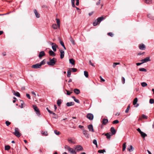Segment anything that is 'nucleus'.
Listing matches in <instances>:
<instances>
[{"instance_id": "17", "label": "nucleus", "mask_w": 154, "mask_h": 154, "mask_svg": "<svg viewBox=\"0 0 154 154\" xmlns=\"http://www.w3.org/2000/svg\"><path fill=\"white\" fill-rule=\"evenodd\" d=\"M14 95L18 97H20V94L17 91H15L14 90H13L12 91Z\"/></svg>"}, {"instance_id": "9", "label": "nucleus", "mask_w": 154, "mask_h": 154, "mask_svg": "<svg viewBox=\"0 0 154 154\" xmlns=\"http://www.w3.org/2000/svg\"><path fill=\"white\" fill-rule=\"evenodd\" d=\"M50 44L52 45V48L53 50L54 51H56V48L58 47L57 45L56 44L54 43H51Z\"/></svg>"}, {"instance_id": "46", "label": "nucleus", "mask_w": 154, "mask_h": 154, "mask_svg": "<svg viewBox=\"0 0 154 154\" xmlns=\"http://www.w3.org/2000/svg\"><path fill=\"white\" fill-rule=\"evenodd\" d=\"M20 101L22 102L21 104V106L20 107L21 108H23V105L24 104V101L22 100H20Z\"/></svg>"}, {"instance_id": "37", "label": "nucleus", "mask_w": 154, "mask_h": 154, "mask_svg": "<svg viewBox=\"0 0 154 154\" xmlns=\"http://www.w3.org/2000/svg\"><path fill=\"white\" fill-rule=\"evenodd\" d=\"M10 148V146L9 145H7L5 146V150H8Z\"/></svg>"}, {"instance_id": "16", "label": "nucleus", "mask_w": 154, "mask_h": 154, "mask_svg": "<svg viewBox=\"0 0 154 154\" xmlns=\"http://www.w3.org/2000/svg\"><path fill=\"white\" fill-rule=\"evenodd\" d=\"M60 57L61 59H63L64 57V51L62 50H60Z\"/></svg>"}, {"instance_id": "62", "label": "nucleus", "mask_w": 154, "mask_h": 154, "mask_svg": "<svg viewBox=\"0 0 154 154\" xmlns=\"http://www.w3.org/2000/svg\"><path fill=\"white\" fill-rule=\"evenodd\" d=\"M46 109H47V110H48V112L50 113H51V112H52V111H51L47 107L46 108Z\"/></svg>"}, {"instance_id": "26", "label": "nucleus", "mask_w": 154, "mask_h": 154, "mask_svg": "<svg viewBox=\"0 0 154 154\" xmlns=\"http://www.w3.org/2000/svg\"><path fill=\"white\" fill-rule=\"evenodd\" d=\"M69 40L73 45H75V42L74 40L73 39L72 37L70 36L69 38Z\"/></svg>"}, {"instance_id": "22", "label": "nucleus", "mask_w": 154, "mask_h": 154, "mask_svg": "<svg viewBox=\"0 0 154 154\" xmlns=\"http://www.w3.org/2000/svg\"><path fill=\"white\" fill-rule=\"evenodd\" d=\"M133 148L132 146H129L128 147V148L127 149L129 152H131L133 151Z\"/></svg>"}, {"instance_id": "1", "label": "nucleus", "mask_w": 154, "mask_h": 154, "mask_svg": "<svg viewBox=\"0 0 154 154\" xmlns=\"http://www.w3.org/2000/svg\"><path fill=\"white\" fill-rule=\"evenodd\" d=\"M65 148L68 150L69 152L71 154H77L75 150L70 148L67 145H66L65 146Z\"/></svg>"}, {"instance_id": "14", "label": "nucleus", "mask_w": 154, "mask_h": 154, "mask_svg": "<svg viewBox=\"0 0 154 154\" xmlns=\"http://www.w3.org/2000/svg\"><path fill=\"white\" fill-rule=\"evenodd\" d=\"M110 130L112 133V135H114L116 134V131L114 127H112L110 128Z\"/></svg>"}, {"instance_id": "18", "label": "nucleus", "mask_w": 154, "mask_h": 154, "mask_svg": "<svg viewBox=\"0 0 154 154\" xmlns=\"http://www.w3.org/2000/svg\"><path fill=\"white\" fill-rule=\"evenodd\" d=\"M34 13L35 14L36 17L37 18H39L40 17V15L39 13L37 12L36 10V9H34Z\"/></svg>"}, {"instance_id": "34", "label": "nucleus", "mask_w": 154, "mask_h": 154, "mask_svg": "<svg viewBox=\"0 0 154 154\" xmlns=\"http://www.w3.org/2000/svg\"><path fill=\"white\" fill-rule=\"evenodd\" d=\"M65 91L66 92V93L65 92V93L68 95H69L72 93V91L70 92L69 91L65 90Z\"/></svg>"}, {"instance_id": "21", "label": "nucleus", "mask_w": 154, "mask_h": 154, "mask_svg": "<svg viewBox=\"0 0 154 154\" xmlns=\"http://www.w3.org/2000/svg\"><path fill=\"white\" fill-rule=\"evenodd\" d=\"M74 103L73 102H68L66 104V105L67 106H73L74 105Z\"/></svg>"}, {"instance_id": "56", "label": "nucleus", "mask_w": 154, "mask_h": 154, "mask_svg": "<svg viewBox=\"0 0 154 154\" xmlns=\"http://www.w3.org/2000/svg\"><path fill=\"white\" fill-rule=\"evenodd\" d=\"M144 119V114H143L142 117L139 118V120H142V119Z\"/></svg>"}, {"instance_id": "35", "label": "nucleus", "mask_w": 154, "mask_h": 154, "mask_svg": "<svg viewBox=\"0 0 154 154\" xmlns=\"http://www.w3.org/2000/svg\"><path fill=\"white\" fill-rule=\"evenodd\" d=\"M60 44L63 47V48H64V49L66 50V48H65V46L64 45V43L62 41H60Z\"/></svg>"}, {"instance_id": "27", "label": "nucleus", "mask_w": 154, "mask_h": 154, "mask_svg": "<svg viewBox=\"0 0 154 154\" xmlns=\"http://www.w3.org/2000/svg\"><path fill=\"white\" fill-rule=\"evenodd\" d=\"M56 20L57 26H58V27L59 28L60 26V21L59 19L57 18L56 19Z\"/></svg>"}, {"instance_id": "29", "label": "nucleus", "mask_w": 154, "mask_h": 154, "mask_svg": "<svg viewBox=\"0 0 154 154\" xmlns=\"http://www.w3.org/2000/svg\"><path fill=\"white\" fill-rule=\"evenodd\" d=\"M69 63L72 65H74L75 64V61L72 59H71L69 60Z\"/></svg>"}, {"instance_id": "39", "label": "nucleus", "mask_w": 154, "mask_h": 154, "mask_svg": "<svg viewBox=\"0 0 154 154\" xmlns=\"http://www.w3.org/2000/svg\"><path fill=\"white\" fill-rule=\"evenodd\" d=\"M54 133L56 134L57 135H59L60 134V132L57 131V130H54Z\"/></svg>"}, {"instance_id": "36", "label": "nucleus", "mask_w": 154, "mask_h": 154, "mask_svg": "<svg viewBox=\"0 0 154 154\" xmlns=\"http://www.w3.org/2000/svg\"><path fill=\"white\" fill-rule=\"evenodd\" d=\"M84 75L85 77L86 78H88V73L87 71H84Z\"/></svg>"}, {"instance_id": "10", "label": "nucleus", "mask_w": 154, "mask_h": 154, "mask_svg": "<svg viewBox=\"0 0 154 154\" xmlns=\"http://www.w3.org/2000/svg\"><path fill=\"white\" fill-rule=\"evenodd\" d=\"M82 132L83 134L86 137L88 138L89 137V134L88 133V131L83 130Z\"/></svg>"}, {"instance_id": "28", "label": "nucleus", "mask_w": 154, "mask_h": 154, "mask_svg": "<svg viewBox=\"0 0 154 154\" xmlns=\"http://www.w3.org/2000/svg\"><path fill=\"white\" fill-rule=\"evenodd\" d=\"M139 48L140 50H143L144 48V45L143 44L140 45L139 46Z\"/></svg>"}, {"instance_id": "55", "label": "nucleus", "mask_w": 154, "mask_h": 154, "mask_svg": "<svg viewBox=\"0 0 154 154\" xmlns=\"http://www.w3.org/2000/svg\"><path fill=\"white\" fill-rule=\"evenodd\" d=\"M72 70L73 72H75L77 71V69L75 68H72Z\"/></svg>"}, {"instance_id": "63", "label": "nucleus", "mask_w": 154, "mask_h": 154, "mask_svg": "<svg viewBox=\"0 0 154 154\" xmlns=\"http://www.w3.org/2000/svg\"><path fill=\"white\" fill-rule=\"evenodd\" d=\"M141 85H142L143 87H144V82H142V83H141Z\"/></svg>"}, {"instance_id": "20", "label": "nucleus", "mask_w": 154, "mask_h": 154, "mask_svg": "<svg viewBox=\"0 0 154 154\" xmlns=\"http://www.w3.org/2000/svg\"><path fill=\"white\" fill-rule=\"evenodd\" d=\"M49 53L50 55L52 56H55L56 55L51 50L49 51Z\"/></svg>"}, {"instance_id": "32", "label": "nucleus", "mask_w": 154, "mask_h": 154, "mask_svg": "<svg viewBox=\"0 0 154 154\" xmlns=\"http://www.w3.org/2000/svg\"><path fill=\"white\" fill-rule=\"evenodd\" d=\"M152 0H145V3L148 4H150L152 3Z\"/></svg>"}, {"instance_id": "60", "label": "nucleus", "mask_w": 154, "mask_h": 154, "mask_svg": "<svg viewBox=\"0 0 154 154\" xmlns=\"http://www.w3.org/2000/svg\"><path fill=\"white\" fill-rule=\"evenodd\" d=\"M100 0H99L96 3V5H98L100 4Z\"/></svg>"}, {"instance_id": "51", "label": "nucleus", "mask_w": 154, "mask_h": 154, "mask_svg": "<svg viewBox=\"0 0 154 154\" xmlns=\"http://www.w3.org/2000/svg\"><path fill=\"white\" fill-rule=\"evenodd\" d=\"M107 35L111 37H112L113 36V34L112 32H109L107 33Z\"/></svg>"}, {"instance_id": "64", "label": "nucleus", "mask_w": 154, "mask_h": 154, "mask_svg": "<svg viewBox=\"0 0 154 154\" xmlns=\"http://www.w3.org/2000/svg\"><path fill=\"white\" fill-rule=\"evenodd\" d=\"M83 127V126L81 125H79V128H81V129H82Z\"/></svg>"}, {"instance_id": "6", "label": "nucleus", "mask_w": 154, "mask_h": 154, "mask_svg": "<svg viewBox=\"0 0 154 154\" xmlns=\"http://www.w3.org/2000/svg\"><path fill=\"white\" fill-rule=\"evenodd\" d=\"M86 117L89 120H92L94 118V116L92 113H88Z\"/></svg>"}, {"instance_id": "58", "label": "nucleus", "mask_w": 154, "mask_h": 154, "mask_svg": "<svg viewBox=\"0 0 154 154\" xmlns=\"http://www.w3.org/2000/svg\"><path fill=\"white\" fill-rule=\"evenodd\" d=\"M26 96L29 99H31L30 96L29 95V94H26Z\"/></svg>"}, {"instance_id": "49", "label": "nucleus", "mask_w": 154, "mask_h": 154, "mask_svg": "<svg viewBox=\"0 0 154 154\" xmlns=\"http://www.w3.org/2000/svg\"><path fill=\"white\" fill-rule=\"evenodd\" d=\"M5 124L7 126H8L11 124V123L8 121H7L5 122Z\"/></svg>"}, {"instance_id": "54", "label": "nucleus", "mask_w": 154, "mask_h": 154, "mask_svg": "<svg viewBox=\"0 0 154 154\" xmlns=\"http://www.w3.org/2000/svg\"><path fill=\"white\" fill-rule=\"evenodd\" d=\"M122 147L123 148L126 149V143H123L122 145Z\"/></svg>"}, {"instance_id": "52", "label": "nucleus", "mask_w": 154, "mask_h": 154, "mask_svg": "<svg viewBox=\"0 0 154 154\" xmlns=\"http://www.w3.org/2000/svg\"><path fill=\"white\" fill-rule=\"evenodd\" d=\"M89 63L91 64L92 66H93V67H95V66L94 65V63H92L91 60H89Z\"/></svg>"}, {"instance_id": "4", "label": "nucleus", "mask_w": 154, "mask_h": 154, "mask_svg": "<svg viewBox=\"0 0 154 154\" xmlns=\"http://www.w3.org/2000/svg\"><path fill=\"white\" fill-rule=\"evenodd\" d=\"M56 61V59L55 58H53L52 59H50V61L47 62V63L49 65L53 66L55 64Z\"/></svg>"}, {"instance_id": "38", "label": "nucleus", "mask_w": 154, "mask_h": 154, "mask_svg": "<svg viewBox=\"0 0 154 154\" xmlns=\"http://www.w3.org/2000/svg\"><path fill=\"white\" fill-rule=\"evenodd\" d=\"M130 108V105H129L128 106L127 108L125 111V112L126 113H127L128 112Z\"/></svg>"}, {"instance_id": "30", "label": "nucleus", "mask_w": 154, "mask_h": 154, "mask_svg": "<svg viewBox=\"0 0 154 154\" xmlns=\"http://www.w3.org/2000/svg\"><path fill=\"white\" fill-rule=\"evenodd\" d=\"M141 61H142L143 62H142V63H136V64L137 65V66H139V65H140L141 64H143L144 63V59H142L141 60Z\"/></svg>"}, {"instance_id": "44", "label": "nucleus", "mask_w": 154, "mask_h": 154, "mask_svg": "<svg viewBox=\"0 0 154 154\" xmlns=\"http://www.w3.org/2000/svg\"><path fill=\"white\" fill-rule=\"evenodd\" d=\"M119 122V121L118 120H116L112 122V124H117Z\"/></svg>"}, {"instance_id": "15", "label": "nucleus", "mask_w": 154, "mask_h": 154, "mask_svg": "<svg viewBox=\"0 0 154 154\" xmlns=\"http://www.w3.org/2000/svg\"><path fill=\"white\" fill-rule=\"evenodd\" d=\"M88 127L89 131L92 132H94V130L92 125H89Z\"/></svg>"}, {"instance_id": "7", "label": "nucleus", "mask_w": 154, "mask_h": 154, "mask_svg": "<svg viewBox=\"0 0 154 154\" xmlns=\"http://www.w3.org/2000/svg\"><path fill=\"white\" fill-rule=\"evenodd\" d=\"M75 149L77 151H79L83 150V149L81 145H77L75 146Z\"/></svg>"}, {"instance_id": "45", "label": "nucleus", "mask_w": 154, "mask_h": 154, "mask_svg": "<svg viewBox=\"0 0 154 154\" xmlns=\"http://www.w3.org/2000/svg\"><path fill=\"white\" fill-rule=\"evenodd\" d=\"M154 103V100L153 99H150L149 100V103L150 104H153Z\"/></svg>"}, {"instance_id": "3", "label": "nucleus", "mask_w": 154, "mask_h": 154, "mask_svg": "<svg viewBox=\"0 0 154 154\" xmlns=\"http://www.w3.org/2000/svg\"><path fill=\"white\" fill-rule=\"evenodd\" d=\"M104 18L103 17H98L94 22L93 23V25L95 26L99 24L104 19Z\"/></svg>"}, {"instance_id": "42", "label": "nucleus", "mask_w": 154, "mask_h": 154, "mask_svg": "<svg viewBox=\"0 0 154 154\" xmlns=\"http://www.w3.org/2000/svg\"><path fill=\"white\" fill-rule=\"evenodd\" d=\"M150 61V60L149 57H148L145 58V63Z\"/></svg>"}, {"instance_id": "61", "label": "nucleus", "mask_w": 154, "mask_h": 154, "mask_svg": "<svg viewBox=\"0 0 154 154\" xmlns=\"http://www.w3.org/2000/svg\"><path fill=\"white\" fill-rule=\"evenodd\" d=\"M140 71H144V68H142L140 69H139Z\"/></svg>"}, {"instance_id": "2", "label": "nucleus", "mask_w": 154, "mask_h": 154, "mask_svg": "<svg viewBox=\"0 0 154 154\" xmlns=\"http://www.w3.org/2000/svg\"><path fill=\"white\" fill-rule=\"evenodd\" d=\"M46 63V60H43L40 63H38L35 64L31 66V67H39L43 65H45Z\"/></svg>"}, {"instance_id": "33", "label": "nucleus", "mask_w": 154, "mask_h": 154, "mask_svg": "<svg viewBox=\"0 0 154 154\" xmlns=\"http://www.w3.org/2000/svg\"><path fill=\"white\" fill-rule=\"evenodd\" d=\"M57 25L56 24H54L52 25V27L54 29H57Z\"/></svg>"}, {"instance_id": "47", "label": "nucleus", "mask_w": 154, "mask_h": 154, "mask_svg": "<svg viewBox=\"0 0 154 154\" xmlns=\"http://www.w3.org/2000/svg\"><path fill=\"white\" fill-rule=\"evenodd\" d=\"M119 64V63H114L113 64V67H115L116 65H118Z\"/></svg>"}, {"instance_id": "53", "label": "nucleus", "mask_w": 154, "mask_h": 154, "mask_svg": "<svg viewBox=\"0 0 154 154\" xmlns=\"http://www.w3.org/2000/svg\"><path fill=\"white\" fill-rule=\"evenodd\" d=\"M100 79L101 82H103L105 81V80L104 79H103L101 76H100Z\"/></svg>"}, {"instance_id": "12", "label": "nucleus", "mask_w": 154, "mask_h": 154, "mask_svg": "<svg viewBox=\"0 0 154 154\" xmlns=\"http://www.w3.org/2000/svg\"><path fill=\"white\" fill-rule=\"evenodd\" d=\"M137 98H135L133 102V104L134 106L135 107H137L138 106V104H137Z\"/></svg>"}, {"instance_id": "13", "label": "nucleus", "mask_w": 154, "mask_h": 154, "mask_svg": "<svg viewBox=\"0 0 154 154\" xmlns=\"http://www.w3.org/2000/svg\"><path fill=\"white\" fill-rule=\"evenodd\" d=\"M45 55V54L44 51H42L40 52L38 55V57L39 58L41 59L42 57Z\"/></svg>"}, {"instance_id": "57", "label": "nucleus", "mask_w": 154, "mask_h": 154, "mask_svg": "<svg viewBox=\"0 0 154 154\" xmlns=\"http://www.w3.org/2000/svg\"><path fill=\"white\" fill-rule=\"evenodd\" d=\"M74 101L78 103H79L80 102L79 100L75 99H74Z\"/></svg>"}, {"instance_id": "5", "label": "nucleus", "mask_w": 154, "mask_h": 154, "mask_svg": "<svg viewBox=\"0 0 154 154\" xmlns=\"http://www.w3.org/2000/svg\"><path fill=\"white\" fill-rule=\"evenodd\" d=\"M13 134L16 136L19 137L21 136L20 133L19 131V129L18 128H15V132H14Z\"/></svg>"}, {"instance_id": "8", "label": "nucleus", "mask_w": 154, "mask_h": 154, "mask_svg": "<svg viewBox=\"0 0 154 154\" xmlns=\"http://www.w3.org/2000/svg\"><path fill=\"white\" fill-rule=\"evenodd\" d=\"M33 108L34 109L35 111L36 112V113L38 115H40V112L39 110L37 107L34 105H33Z\"/></svg>"}, {"instance_id": "50", "label": "nucleus", "mask_w": 154, "mask_h": 154, "mask_svg": "<svg viewBox=\"0 0 154 154\" xmlns=\"http://www.w3.org/2000/svg\"><path fill=\"white\" fill-rule=\"evenodd\" d=\"M68 141L70 143H72V144L74 143L72 141V139H68Z\"/></svg>"}, {"instance_id": "24", "label": "nucleus", "mask_w": 154, "mask_h": 154, "mask_svg": "<svg viewBox=\"0 0 154 154\" xmlns=\"http://www.w3.org/2000/svg\"><path fill=\"white\" fill-rule=\"evenodd\" d=\"M147 17L148 18L150 19L154 20V17L153 16L152 14H149L147 15Z\"/></svg>"}, {"instance_id": "23", "label": "nucleus", "mask_w": 154, "mask_h": 154, "mask_svg": "<svg viewBox=\"0 0 154 154\" xmlns=\"http://www.w3.org/2000/svg\"><path fill=\"white\" fill-rule=\"evenodd\" d=\"M74 92L76 94H78L80 93V91L79 89H75L73 90Z\"/></svg>"}, {"instance_id": "43", "label": "nucleus", "mask_w": 154, "mask_h": 154, "mask_svg": "<svg viewBox=\"0 0 154 154\" xmlns=\"http://www.w3.org/2000/svg\"><path fill=\"white\" fill-rule=\"evenodd\" d=\"M71 74V71L70 70H68L67 71V77H69L70 76Z\"/></svg>"}, {"instance_id": "19", "label": "nucleus", "mask_w": 154, "mask_h": 154, "mask_svg": "<svg viewBox=\"0 0 154 154\" xmlns=\"http://www.w3.org/2000/svg\"><path fill=\"white\" fill-rule=\"evenodd\" d=\"M108 122V119H103L102 121V124L104 125H106Z\"/></svg>"}, {"instance_id": "59", "label": "nucleus", "mask_w": 154, "mask_h": 154, "mask_svg": "<svg viewBox=\"0 0 154 154\" xmlns=\"http://www.w3.org/2000/svg\"><path fill=\"white\" fill-rule=\"evenodd\" d=\"M76 5L77 6L79 4V0H76Z\"/></svg>"}, {"instance_id": "25", "label": "nucleus", "mask_w": 154, "mask_h": 154, "mask_svg": "<svg viewBox=\"0 0 154 154\" xmlns=\"http://www.w3.org/2000/svg\"><path fill=\"white\" fill-rule=\"evenodd\" d=\"M112 135L110 133H107L105 134V135L106 136L107 138L108 139H110V137Z\"/></svg>"}, {"instance_id": "41", "label": "nucleus", "mask_w": 154, "mask_h": 154, "mask_svg": "<svg viewBox=\"0 0 154 154\" xmlns=\"http://www.w3.org/2000/svg\"><path fill=\"white\" fill-rule=\"evenodd\" d=\"M93 143L95 145H96V146L97 147V140L95 139H94L93 140Z\"/></svg>"}, {"instance_id": "40", "label": "nucleus", "mask_w": 154, "mask_h": 154, "mask_svg": "<svg viewBox=\"0 0 154 154\" xmlns=\"http://www.w3.org/2000/svg\"><path fill=\"white\" fill-rule=\"evenodd\" d=\"M106 151L105 149L99 150L98 151V152L99 153H103L104 152H105Z\"/></svg>"}, {"instance_id": "48", "label": "nucleus", "mask_w": 154, "mask_h": 154, "mask_svg": "<svg viewBox=\"0 0 154 154\" xmlns=\"http://www.w3.org/2000/svg\"><path fill=\"white\" fill-rule=\"evenodd\" d=\"M122 83L123 84H124L125 83V78L123 77H122Z\"/></svg>"}, {"instance_id": "31", "label": "nucleus", "mask_w": 154, "mask_h": 154, "mask_svg": "<svg viewBox=\"0 0 154 154\" xmlns=\"http://www.w3.org/2000/svg\"><path fill=\"white\" fill-rule=\"evenodd\" d=\"M61 103V100L60 99H58L57 101V104L58 106H60Z\"/></svg>"}, {"instance_id": "11", "label": "nucleus", "mask_w": 154, "mask_h": 154, "mask_svg": "<svg viewBox=\"0 0 154 154\" xmlns=\"http://www.w3.org/2000/svg\"><path fill=\"white\" fill-rule=\"evenodd\" d=\"M137 131L139 132L141 134V136L143 139L144 138V133L142 131L140 128H138L137 129Z\"/></svg>"}]
</instances>
